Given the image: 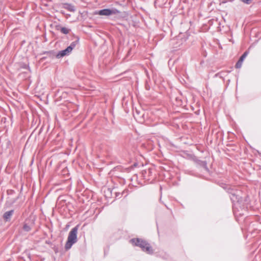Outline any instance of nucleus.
Here are the masks:
<instances>
[{"mask_svg":"<svg viewBox=\"0 0 261 261\" xmlns=\"http://www.w3.org/2000/svg\"><path fill=\"white\" fill-rule=\"evenodd\" d=\"M130 242L134 245L140 247L143 251L148 254L153 253V250L150 244L144 240L140 239H133L130 240Z\"/></svg>","mask_w":261,"mask_h":261,"instance_id":"f257e3e1","label":"nucleus"},{"mask_svg":"<svg viewBox=\"0 0 261 261\" xmlns=\"http://www.w3.org/2000/svg\"><path fill=\"white\" fill-rule=\"evenodd\" d=\"M78 230V225L73 227L69 233L67 241H66V250L71 248L72 246L75 244L77 241V234Z\"/></svg>","mask_w":261,"mask_h":261,"instance_id":"f03ea898","label":"nucleus"},{"mask_svg":"<svg viewBox=\"0 0 261 261\" xmlns=\"http://www.w3.org/2000/svg\"><path fill=\"white\" fill-rule=\"evenodd\" d=\"M120 12L116 8L104 9L95 12V14L109 16L112 15H117Z\"/></svg>","mask_w":261,"mask_h":261,"instance_id":"7ed1b4c3","label":"nucleus"},{"mask_svg":"<svg viewBox=\"0 0 261 261\" xmlns=\"http://www.w3.org/2000/svg\"><path fill=\"white\" fill-rule=\"evenodd\" d=\"M34 221L35 218L34 217H31L29 219L26 220L23 226V230L27 232L29 231L34 225Z\"/></svg>","mask_w":261,"mask_h":261,"instance_id":"20e7f679","label":"nucleus"},{"mask_svg":"<svg viewBox=\"0 0 261 261\" xmlns=\"http://www.w3.org/2000/svg\"><path fill=\"white\" fill-rule=\"evenodd\" d=\"M79 41V38L77 37H74V40L70 43V45L66 47V56L70 53L72 49L75 47Z\"/></svg>","mask_w":261,"mask_h":261,"instance_id":"39448f33","label":"nucleus"},{"mask_svg":"<svg viewBox=\"0 0 261 261\" xmlns=\"http://www.w3.org/2000/svg\"><path fill=\"white\" fill-rule=\"evenodd\" d=\"M248 53L247 51H245L240 57L239 61L237 62V63L236 64V67L237 68H240L241 67L242 65L243 62L244 60L245 59V58L247 57Z\"/></svg>","mask_w":261,"mask_h":261,"instance_id":"423d86ee","label":"nucleus"},{"mask_svg":"<svg viewBox=\"0 0 261 261\" xmlns=\"http://www.w3.org/2000/svg\"><path fill=\"white\" fill-rule=\"evenodd\" d=\"M13 214V211L12 210L6 212L4 215V219L6 221H9Z\"/></svg>","mask_w":261,"mask_h":261,"instance_id":"0eeeda50","label":"nucleus"},{"mask_svg":"<svg viewBox=\"0 0 261 261\" xmlns=\"http://www.w3.org/2000/svg\"><path fill=\"white\" fill-rule=\"evenodd\" d=\"M66 9L71 12H74L75 8L74 6L66 4Z\"/></svg>","mask_w":261,"mask_h":261,"instance_id":"6e6552de","label":"nucleus"},{"mask_svg":"<svg viewBox=\"0 0 261 261\" xmlns=\"http://www.w3.org/2000/svg\"><path fill=\"white\" fill-rule=\"evenodd\" d=\"M65 56V49L62 50L60 53H59L56 57L57 58H60L61 57H63Z\"/></svg>","mask_w":261,"mask_h":261,"instance_id":"1a4fd4ad","label":"nucleus"},{"mask_svg":"<svg viewBox=\"0 0 261 261\" xmlns=\"http://www.w3.org/2000/svg\"><path fill=\"white\" fill-rule=\"evenodd\" d=\"M144 173H145L146 174L147 173L149 175L151 173V170L150 169H148V170H144L143 171V174H144Z\"/></svg>","mask_w":261,"mask_h":261,"instance_id":"9d476101","label":"nucleus"},{"mask_svg":"<svg viewBox=\"0 0 261 261\" xmlns=\"http://www.w3.org/2000/svg\"><path fill=\"white\" fill-rule=\"evenodd\" d=\"M242 1L243 2H244V3H246L247 4H250L251 3L252 0H242Z\"/></svg>","mask_w":261,"mask_h":261,"instance_id":"9b49d317","label":"nucleus"},{"mask_svg":"<svg viewBox=\"0 0 261 261\" xmlns=\"http://www.w3.org/2000/svg\"><path fill=\"white\" fill-rule=\"evenodd\" d=\"M61 32L63 33V34H65V28H62L61 29Z\"/></svg>","mask_w":261,"mask_h":261,"instance_id":"f8f14e48","label":"nucleus"},{"mask_svg":"<svg viewBox=\"0 0 261 261\" xmlns=\"http://www.w3.org/2000/svg\"><path fill=\"white\" fill-rule=\"evenodd\" d=\"M232 196L233 197H231V199L232 200V202H234L235 201V199L234 198L235 195L234 194H233Z\"/></svg>","mask_w":261,"mask_h":261,"instance_id":"ddd939ff","label":"nucleus"},{"mask_svg":"<svg viewBox=\"0 0 261 261\" xmlns=\"http://www.w3.org/2000/svg\"><path fill=\"white\" fill-rule=\"evenodd\" d=\"M66 33L67 34L68 33V30L67 29H66Z\"/></svg>","mask_w":261,"mask_h":261,"instance_id":"4468645a","label":"nucleus"},{"mask_svg":"<svg viewBox=\"0 0 261 261\" xmlns=\"http://www.w3.org/2000/svg\"><path fill=\"white\" fill-rule=\"evenodd\" d=\"M66 19H67V14H66Z\"/></svg>","mask_w":261,"mask_h":261,"instance_id":"2eb2a0df","label":"nucleus"}]
</instances>
